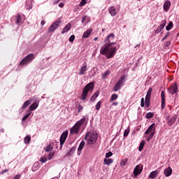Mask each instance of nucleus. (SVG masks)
Masks as SVG:
<instances>
[{"instance_id":"nucleus-1","label":"nucleus","mask_w":179,"mask_h":179,"mask_svg":"<svg viewBox=\"0 0 179 179\" xmlns=\"http://www.w3.org/2000/svg\"><path fill=\"white\" fill-rule=\"evenodd\" d=\"M115 37L114 34H109L105 40V45L100 50L101 54H102V55H106L108 59L113 58L117 52V48L113 47L115 43L112 42Z\"/></svg>"},{"instance_id":"nucleus-2","label":"nucleus","mask_w":179,"mask_h":179,"mask_svg":"<svg viewBox=\"0 0 179 179\" xmlns=\"http://www.w3.org/2000/svg\"><path fill=\"white\" fill-rule=\"evenodd\" d=\"M97 133L88 132L85 136V141H87V145H90L91 148H94V143L97 141Z\"/></svg>"},{"instance_id":"nucleus-3","label":"nucleus","mask_w":179,"mask_h":179,"mask_svg":"<svg viewBox=\"0 0 179 179\" xmlns=\"http://www.w3.org/2000/svg\"><path fill=\"white\" fill-rule=\"evenodd\" d=\"M94 89V83L91 82L85 85L84 87L81 96L80 100H86V97H87V94L89 92H92Z\"/></svg>"},{"instance_id":"nucleus-4","label":"nucleus","mask_w":179,"mask_h":179,"mask_svg":"<svg viewBox=\"0 0 179 179\" xmlns=\"http://www.w3.org/2000/svg\"><path fill=\"white\" fill-rule=\"evenodd\" d=\"M85 122H86V117H84L75 124V125L71 129L70 133L72 134H79V130L80 129V127H82V125H83Z\"/></svg>"},{"instance_id":"nucleus-5","label":"nucleus","mask_w":179,"mask_h":179,"mask_svg":"<svg viewBox=\"0 0 179 179\" xmlns=\"http://www.w3.org/2000/svg\"><path fill=\"white\" fill-rule=\"evenodd\" d=\"M33 59H34V54L30 53L21 60L19 65L20 66L27 65V64L31 62Z\"/></svg>"},{"instance_id":"nucleus-6","label":"nucleus","mask_w":179,"mask_h":179,"mask_svg":"<svg viewBox=\"0 0 179 179\" xmlns=\"http://www.w3.org/2000/svg\"><path fill=\"white\" fill-rule=\"evenodd\" d=\"M33 59H34V54L30 53L21 60L19 65L20 66L27 65V64L31 62Z\"/></svg>"},{"instance_id":"nucleus-7","label":"nucleus","mask_w":179,"mask_h":179,"mask_svg":"<svg viewBox=\"0 0 179 179\" xmlns=\"http://www.w3.org/2000/svg\"><path fill=\"white\" fill-rule=\"evenodd\" d=\"M62 23V21L61 20H57L55 22H54L48 28V33H52V31H55L58 27H59V24Z\"/></svg>"},{"instance_id":"nucleus-8","label":"nucleus","mask_w":179,"mask_h":179,"mask_svg":"<svg viewBox=\"0 0 179 179\" xmlns=\"http://www.w3.org/2000/svg\"><path fill=\"white\" fill-rule=\"evenodd\" d=\"M169 92L170 94H176V93L178 92V86L177 85L176 83L171 85V87L169 89Z\"/></svg>"},{"instance_id":"nucleus-9","label":"nucleus","mask_w":179,"mask_h":179,"mask_svg":"<svg viewBox=\"0 0 179 179\" xmlns=\"http://www.w3.org/2000/svg\"><path fill=\"white\" fill-rule=\"evenodd\" d=\"M156 131V124L153 123L145 131V135H149V134H155Z\"/></svg>"},{"instance_id":"nucleus-10","label":"nucleus","mask_w":179,"mask_h":179,"mask_svg":"<svg viewBox=\"0 0 179 179\" xmlns=\"http://www.w3.org/2000/svg\"><path fill=\"white\" fill-rule=\"evenodd\" d=\"M166 23H167V21L166 20H164L161 22L160 26H159L157 29L155 30V34H159V33H160V31H162L164 29Z\"/></svg>"},{"instance_id":"nucleus-11","label":"nucleus","mask_w":179,"mask_h":179,"mask_svg":"<svg viewBox=\"0 0 179 179\" xmlns=\"http://www.w3.org/2000/svg\"><path fill=\"white\" fill-rule=\"evenodd\" d=\"M143 169V166H142V165L136 166V167L134 168V176L136 177V176H139V174H141V173H142Z\"/></svg>"},{"instance_id":"nucleus-12","label":"nucleus","mask_w":179,"mask_h":179,"mask_svg":"<svg viewBox=\"0 0 179 179\" xmlns=\"http://www.w3.org/2000/svg\"><path fill=\"white\" fill-rule=\"evenodd\" d=\"M66 138H68V131H64L59 138L60 145H62L65 143V141H66Z\"/></svg>"},{"instance_id":"nucleus-13","label":"nucleus","mask_w":179,"mask_h":179,"mask_svg":"<svg viewBox=\"0 0 179 179\" xmlns=\"http://www.w3.org/2000/svg\"><path fill=\"white\" fill-rule=\"evenodd\" d=\"M161 99H162L161 108L162 110H164V108L166 107V94L164 93V91H162L161 92Z\"/></svg>"},{"instance_id":"nucleus-14","label":"nucleus","mask_w":179,"mask_h":179,"mask_svg":"<svg viewBox=\"0 0 179 179\" xmlns=\"http://www.w3.org/2000/svg\"><path fill=\"white\" fill-rule=\"evenodd\" d=\"M86 145V143L85 141H81L78 148V156H80V154L82 153V150H83V148H85V145Z\"/></svg>"},{"instance_id":"nucleus-15","label":"nucleus","mask_w":179,"mask_h":179,"mask_svg":"<svg viewBox=\"0 0 179 179\" xmlns=\"http://www.w3.org/2000/svg\"><path fill=\"white\" fill-rule=\"evenodd\" d=\"M171 6V2L170 1L167 0L164 3V12H169V10L170 9V7Z\"/></svg>"},{"instance_id":"nucleus-16","label":"nucleus","mask_w":179,"mask_h":179,"mask_svg":"<svg viewBox=\"0 0 179 179\" xmlns=\"http://www.w3.org/2000/svg\"><path fill=\"white\" fill-rule=\"evenodd\" d=\"M173 173V169L171 167L169 166L167 169H164V174L165 177H170V175Z\"/></svg>"},{"instance_id":"nucleus-17","label":"nucleus","mask_w":179,"mask_h":179,"mask_svg":"<svg viewBox=\"0 0 179 179\" xmlns=\"http://www.w3.org/2000/svg\"><path fill=\"white\" fill-rule=\"evenodd\" d=\"M93 31V29L92 28H90L86 31H85L83 34V38H87L90 34H92V32Z\"/></svg>"},{"instance_id":"nucleus-18","label":"nucleus","mask_w":179,"mask_h":179,"mask_svg":"<svg viewBox=\"0 0 179 179\" xmlns=\"http://www.w3.org/2000/svg\"><path fill=\"white\" fill-rule=\"evenodd\" d=\"M87 71V64L85 62V65L81 67L79 71V75H85V73Z\"/></svg>"},{"instance_id":"nucleus-19","label":"nucleus","mask_w":179,"mask_h":179,"mask_svg":"<svg viewBox=\"0 0 179 179\" xmlns=\"http://www.w3.org/2000/svg\"><path fill=\"white\" fill-rule=\"evenodd\" d=\"M157 176H159V171L155 170L150 173L149 178L155 179L156 177H157Z\"/></svg>"},{"instance_id":"nucleus-20","label":"nucleus","mask_w":179,"mask_h":179,"mask_svg":"<svg viewBox=\"0 0 179 179\" xmlns=\"http://www.w3.org/2000/svg\"><path fill=\"white\" fill-rule=\"evenodd\" d=\"M72 26L71 25V23H68L66 27L63 29V30L62 31V34H65V33H66V31H69V30H71Z\"/></svg>"},{"instance_id":"nucleus-21","label":"nucleus","mask_w":179,"mask_h":179,"mask_svg":"<svg viewBox=\"0 0 179 179\" xmlns=\"http://www.w3.org/2000/svg\"><path fill=\"white\" fill-rule=\"evenodd\" d=\"M109 13L111 16H115L117 15V10L114 6H111L108 8Z\"/></svg>"},{"instance_id":"nucleus-22","label":"nucleus","mask_w":179,"mask_h":179,"mask_svg":"<svg viewBox=\"0 0 179 179\" xmlns=\"http://www.w3.org/2000/svg\"><path fill=\"white\" fill-rule=\"evenodd\" d=\"M75 150H76V148L75 147L71 148L70 150L68 151V152L66 154V156L67 157H69V156H72V155L75 153Z\"/></svg>"},{"instance_id":"nucleus-23","label":"nucleus","mask_w":179,"mask_h":179,"mask_svg":"<svg viewBox=\"0 0 179 179\" xmlns=\"http://www.w3.org/2000/svg\"><path fill=\"white\" fill-rule=\"evenodd\" d=\"M54 149V143H50L45 149V152H51Z\"/></svg>"},{"instance_id":"nucleus-24","label":"nucleus","mask_w":179,"mask_h":179,"mask_svg":"<svg viewBox=\"0 0 179 179\" xmlns=\"http://www.w3.org/2000/svg\"><path fill=\"white\" fill-rule=\"evenodd\" d=\"M30 104H31V100L26 101L23 103L22 106V109L24 110V108H27V107H29V106H30Z\"/></svg>"},{"instance_id":"nucleus-25","label":"nucleus","mask_w":179,"mask_h":179,"mask_svg":"<svg viewBox=\"0 0 179 179\" xmlns=\"http://www.w3.org/2000/svg\"><path fill=\"white\" fill-rule=\"evenodd\" d=\"M38 107V103H37L36 102H34L29 106V110L30 111H34V110H36V108H37Z\"/></svg>"},{"instance_id":"nucleus-26","label":"nucleus","mask_w":179,"mask_h":179,"mask_svg":"<svg viewBox=\"0 0 179 179\" xmlns=\"http://www.w3.org/2000/svg\"><path fill=\"white\" fill-rule=\"evenodd\" d=\"M176 120H177V117H176L175 116L172 117L171 119H170L167 122L168 125H170L171 127V125H173V124H174L176 122Z\"/></svg>"},{"instance_id":"nucleus-27","label":"nucleus","mask_w":179,"mask_h":179,"mask_svg":"<svg viewBox=\"0 0 179 179\" xmlns=\"http://www.w3.org/2000/svg\"><path fill=\"white\" fill-rule=\"evenodd\" d=\"M121 86H122L121 84L117 83L113 88V92H118L121 89Z\"/></svg>"},{"instance_id":"nucleus-28","label":"nucleus","mask_w":179,"mask_h":179,"mask_svg":"<svg viewBox=\"0 0 179 179\" xmlns=\"http://www.w3.org/2000/svg\"><path fill=\"white\" fill-rule=\"evenodd\" d=\"M38 169H40V164L38 162L34 163L32 167V171H37Z\"/></svg>"},{"instance_id":"nucleus-29","label":"nucleus","mask_w":179,"mask_h":179,"mask_svg":"<svg viewBox=\"0 0 179 179\" xmlns=\"http://www.w3.org/2000/svg\"><path fill=\"white\" fill-rule=\"evenodd\" d=\"M113 162H114V160H113V159H103V164H106V166L111 164Z\"/></svg>"},{"instance_id":"nucleus-30","label":"nucleus","mask_w":179,"mask_h":179,"mask_svg":"<svg viewBox=\"0 0 179 179\" xmlns=\"http://www.w3.org/2000/svg\"><path fill=\"white\" fill-rule=\"evenodd\" d=\"M97 97H99V92H96L95 93H94V94L92 95V96L90 99V101H94V100H96V99H97Z\"/></svg>"},{"instance_id":"nucleus-31","label":"nucleus","mask_w":179,"mask_h":179,"mask_svg":"<svg viewBox=\"0 0 179 179\" xmlns=\"http://www.w3.org/2000/svg\"><path fill=\"white\" fill-rule=\"evenodd\" d=\"M30 141H31V137L30 136H27L24 139V142L27 145L30 143Z\"/></svg>"},{"instance_id":"nucleus-32","label":"nucleus","mask_w":179,"mask_h":179,"mask_svg":"<svg viewBox=\"0 0 179 179\" xmlns=\"http://www.w3.org/2000/svg\"><path fill=\"white\" fill-rule=\"evenodd\" d=\"M124 82H125V76H122L117 81V83H119V85H122L124 84Z\"/></svg>"},{"instance_id":"nucleus-33","label":"nucleus","mask_w":179,"mask_h":179,"mask_svg":"<svg viewBox=\"0 0 179 179\" xmlns=\"http://www.w3.org/2000/svg\"><path fill=\"white\" fill-rule=\"evenodd\" d=\"M145 141H142L140 143L139 148H138V150L139 152H142V150H143V146H145Z\"/></svg>"},{"instance_id":"nucleus-34","label":"nucleus","mask_w":179,"mask_h":179,"mask_svg":"<svg viewBox=\"0 0 179 179\" xmlns=\"http://www.w3.org/2000/svg\"><path fill=\"white\" fill-rule=\"evenodd\" d=\"M16 23L17 24H20V23H22V16L19 14L17 15Z\"/></svg>"},{"instance_id":"nucleus-35","label":"nucleus","mask_w":179,"mask_h":179,"mask_svg":"<svg viewBox=\"0 0 179 179\" xmlns=\"http://www.w3.org/2000/svg\"><path fill=\"white\" fill-rule=\"evenodd\" d=\"M153 113H148L146 115H145V118H147L148 120H150V118H153Z\"/></svg>"},{"instance_id":"nucleus-36","label":"nucleus","mask_w":179,"mask_h":179,"mask_svg":"<svg viewBox=\"0 0 179 179\" xmlns=\"http://www.w3.org/2000/svg\"><path fill=\"white\" fill-rule=\"evenodd\" d=\"M118 99V95L117 94H113L111 95L110 101H114V100H117Z\"/></svg>"},{"instance_id":"nucleus-37","label":"nucleus","mask_w":179,"mask_h":179,"mask_svg":"<svg viewBox=\"0 0 179 179\" xmlns=\"http://www.w3.org/2000/svg\"><path fill=\"white\" fill-rule=\"evenodd\" d=\"M101 75H102V79H106V76H108V75H110V71L108 70L103 73H102Z\"/></svg>"},{"instance_id":"nucleus-38","label":"nucleus","mask_w":179,"mask_h":179,"mask_svg":"<svg viewBox=\"0 0 179 179\" xmlns=\"http://www.w3.org/2000/svg\"><path fill=\"white\" fill-rule=\"evenodd\" d=\"M171 27H173V22H170L169 24L166 27V30L169 31V30H171Z\"/></svg>"},{"instance_id":"nucleus-39","label":"nucleus","mask_w":179,"mask_h":179,"mask_svg":"<svg viewBox=\"0 0 179 179\" xmlns=\"http://www.w3.org/2000/svg\"><path fill=\"white\" fill-rule=\"evenodd\" d=\"M100 107H101V101H99L95 106V108L97 111L100 110Z\"/></svg>"},{"instance_id":"nucleus-40","label":"nucleus","mask_w":179,"mask_h":179,"mask_svg":"<svg viewBox=\"0 0 179 179\" xmlns=\"http://www.w3.org/2000/svg\"><path fill=\"white\" fill-rule=\"evenodd\" d=\"M127 162H128V159H123L120 162V166L121 167H124V166L127 165Z\"/></svg>"},{"instance_id":"nucleus-41","label":"nucleus","mask_w":179,"mask_h":179,"mask_svg":"<svg viewBox=\"0 0 179 179\" xmlns=\"http://www.w3.org/2000/svg\"><path fill=\"white\" fill-rule=\"evenodd\" d=\"M145 107H147V108H149V107H150V99H145Z\"/></svg>"},{"instance_id":"nucleus-42","label":"nucleus","mask_w":179,"mask_h":179,"mask_svg":"<svg viewBox=\"0 0 179 179\" xmlns=\"http://www.w3.org/2000/svg\"><path fill=\"white\" fill-rule=\"evenodd\" d=\"M54 155H55V152H52L48 155V160H51L52 157H54Z\"/></svg>"},{"instance_id":"nucleus-43","label":"nucleus","mask_w":179,"mask_h":179,"mask_svg":"<svg viewBox=\"0 0 179 179\" xmlns=\"http://www.w3.org/2000/svg\"><path fill=\"white\" fill-rule=\"evenodd\" d=\"M154 136V133H151L148 135V136H147V141L149 142L150 141V139H152L153 138Z\"/></svg>"},{"instance_id":"nucleus-44","label":"nucleus","mask_w":179,"mask_h":179,"mask_svg":"<svg viewBox=\"0 0 179 179\" xmlns=\"http://www.w3.org/2000/svg\"><path fill=\"white\" fill-rule=\"evenodd\" d=\"M39 162H41V163H45V162H47V158L45 157H42Z\"/></svg>"},{"instance_id":"nucleus-45","label":"nucleus","mask_w":179,"mask_h":179,"mask_svg":"<svg viewBox=\"0 0 179 179\" xmlns=\"http://www.w3.org/2000/svg\"><path fill=\"white\" fill-rule=\"evenodd\" d=\"M69 41H70V43H73V41H75V35H71Z\"/></svg>"},{"instance_id":"nucleus-46","label":"nucleus","mask_w":179,"mask_h":179,"mask_svg":"<svg viewBox=\"0 0 179 179\" xmlns=\"http://www.w3.org/2000/svg\"><path fill=\"white\" fill-rule=\"evenodd\" d=\"M29 117H30V113L26 114V115L22 117V121H26V120H27V118H29Z\"/></svg>"},{"instance_id":"nucleus-47","label":"nucleus","mask_w":179,"mask_h":179,"mask_svg":"<svg viewBox=\"0 0 179 179\" xmlns=\"http://www.w3.org/2000/svg\"><path fill=\"white\" fill-rule=\"evenodd\" d=\"M152 92H153V89L152 88H149L148 92H147V94L148 96H152Z\"/></svg>"},{"instance_id":"nucleus-48","label":"nucleus","mask_w":179,"mask_h":179,"mask_svg":"<svg viewBox=\"0 0 179 179\" xmlns=\"http://www.w3.org/2000/svg\"><path fill=\"white\" fill-rule=\"evenodd\" d=\"M111 156H113V152H107L106 154V159H108V157H111Z\"/></svg>"},{"instance_id":"nucleus-49","label":"nucleus","mask_w":179,"mask_h":179,"mask_svg":"<svg viewBox=\"0 0 179 179\" xmlns=\"http://www.w3.org/2000/svg\"><path fill=\"white\" fill-rule=\"evenodd\" d=\"M85 5H86V0H81L80 6H85Z\"/></svg>"},{"instance_id":"nucleus-50","label":"nucleus","mask_w":179,"mask_h":179,"mask_svg":"<svg viewBox=\"0 0 179 179\" xmlns=\"http://www.w3.org/2000/svg\"><path fill=\"white\" fill-rule=\"evenodd\" d=\"M129 134V129H126L124 133V138H126V136H128Z\"/></svg>"},{"instance_id":"nucleus-51","label":"nucleus","mask_w":179,"mask_h":179,"mask_svg":"<svg viewBox=\"0 0 179 179\" xmlns=\"http://www.w3.org/2000/svg\"><path fill=\"white\" fill-rule=\"evenodd\" d=\"M169 36H170V32H167L166 34V35L164 36V37L162 38V41H164L166 40V38H167V37H169Z\"/></svg>"},{"instance_id":"nucleus-52","label":"nucleus","mask_w":179,"mask_h":179,"mask_svg":"<svg viewBox=\"0 0 179 179\" xmlns=\"http://www.w3.org/2000/svg\"><path fill=\"white\" fill-rule=\"evenodd\" d=\"M170 44H171V41H166L165 47H169L170 45Z\"/></svg>"},{"instance_id":"nucleus-53","label":"nucleus","mask_w":179,"mask_h":179,"mask_svg":"<svg viewBox=\"0 0 179 179\" xmlns=\"http://www.w3.org/2000/svg\"><path fill=\"white\" fill-rule=\"evenodd\" d=\"M83 110V106L79 105L78 106V113H80Z\"/></svg>"},{"instance_id":"nucleus-54","label":"nucleus","mask_w":179,"mask_h":179,"mask_svg":"<svg viewBox=\"0 0 179 179\" xmlns=\"http://www.w3.org/2000/svg\"><path fill=\"white\" fill-rule=\"evenodd\" d=\"M87 18V16H86V15L83 17L82 23H85V20H86Z\"/></svg>"},{"instance_id":"nucleus-55","label":"nucleus","mask_w":179,"mask_h":179,"mask_svg":"<svg viewBox=\"0 0 179 179\" xmlns=\"http://www.w3.org/2000/svg\"><path fill=\"white\" fill-rule=\"evenodd\" d=\"M145 100H150V95H148V94H146Z\"/></svg>"},{"instance_id":"nucleus-56","label":"nucleus","mask_w":179,"mask_h":179,"mask_svg":"<svg viewBox=\"0 0 179 179\" xmlns=\"http://www.w3.org/2000/svg\"><path fill=\"white\" fill-rule=\"evenodd\" d=\"M0 132L1 134H3L5 132V129L3 128L0 129Z\"/></svg>"},{"instance_id":"nucleus-57","label":"nucleus","mask_w":179,"mask_h":179,"mask_svg":"<svg viewBox=\"0 0 179 179\" xmlns=\"http://www.w3.org/2000/svg\"><path fill=\"white\" fill-rule=\"evenodd\" d=\"M20 178V175H16L13 179H19Z\"/></svg>"},{"instance_id":"nucleus-58","label":"nucleus","mask_w":179,"mask_h":179,"mask_svg":"<svg viewBox=\"0 0 179 179\" xmlns=\"http://www.w3.org/2000/svg\"><path fill=\"white\" fill-rule=\"evenodd\" d=\"M41 24L42 26H44V25L45 24V21L42 20L41 22Z\"/></svg>"},{"instance_id":"nucleus-59","label":"nucleus","mask_w":179,"mask_h":179,"mask_svg":"<svg viewBox=\"0 0 179 179\" xmlns=\"http://www.w3.org/2000/svg\"><path fill=\"white\" fill-rule=\"evenodd\" d=\"M112 106H118V102H113Z\"/></svg>"},{"instance_id":"nucleus-60","label":"nucleus","mask_w":179,"mask_h":179,"mask_svg":"<svg viewBox=\"0 0 179 179\" xmlns=\"http://www.w3.org/2000/svg\"><path fill=\"white\" fill-rule=\"evenodd\" d=\"M59 8H62L64 6V3H60L59 4Z\"/></svg>"},{"instance_id":"nucleus-61","label":"nucleus","mask_w":179,"mask_h":179,"mask_svg":"<svg viewBox=\"0 0 179 179\" xmlns=\"http://www.w3.org/2000/svg\"><path fill=\"white\" fill-rule=\"evenodd\" d=\"M59 1H60V0L55 1H54V4H55V5H57V3H59Z\"/></svg>"},{"instance_id":"nucleus-62","label":"nucleus","mask_w":179,"mask_h":179,"mask_svg":"<svg viewBox=\"0 0 179 179\" xmlns=\"http://www.w3.org/2000/svg\"><path fill=\"white\" fill-rule=\"evenodd\" d=\"M8 169H5L1 172V174H3L4 173H7Z\"/></svg>"},{"instance_id":"nucleus-63","label":"nucleus","mask_w":179,"mask_h":179,"mask_svg":"<svg viewBox=\"0 0 179 179\" xmlns=\"http://www.w3.org/2000/svg\"><path fill=\"white\" fill-rule=\"evenodd\" d=\"M141 107H145V103L141 102Z\"/></svg>"},{"instance_id":"nucleus-64","label":"nucleus","mask_w":179,"mask_h":179,"mask_svg":"<svg viewBox=\"0 0 179 179\" xmlns=\"http://www.w3.org/2000/svg\"><path fill=\"white\" fill-rule=\"evenodd\" d=\"M141 103H145V98L141 99Z\"/></svg>"}]
</instances>
